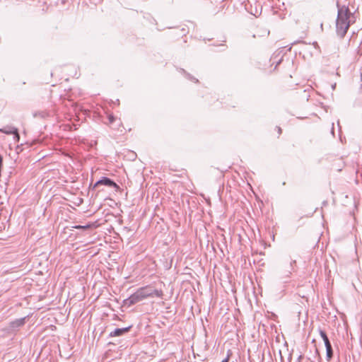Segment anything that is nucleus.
<instances>
[{
    "label": "nucleus",
    "instance_id": "obj_1",
    "mask_svg": "<svg viewBox=\"0 0 362 362\" xmlns=\"http://www.w3.org/2000/svg\"><path fill=\"white\" fill-rule=\"evenodd\" d=\"M337 18L336 21L337 33L339 36L344 37L349 30L350 25L354 22L352 18L354 16L350 11L349 7L343 5L340 6L337 3Z\"/></svg>",
    "mask_w": 362,
    "mask_h": 362
},
{
    "label": "nucleus",
    "instance_id": "obj_2",
    "mask_svg": "<svg viewBox=\"0 0 362 362\" xmlns=\"http://www.w3.org/2000/svg\"><path fill=\"white\" fill-rule=\"evenodd\" d=\"M142 300L148 297L156 296L158 298L163 297V291L161 290L153 289L151 286H145L140 288L137 290Z\"/></svg>",
    "mask_w": 362,
    "mask_h": 362
},
{
    "label": "nucleus",
    "instance_id": "obj_3",
    "mask_svg": "<svg viewBox=\"0 0 362 362\" xmlns=\"http://www.w3.org/2000/svg\"><path fill=\"white\" fill-rule=\"evenodd\" d=\"M319 333L325 343V346L326 348V359L327 361H330L333 357V349H332V344L329 341V339L326 332L324 330L320 329Z\"/></svg>",
    "mask_w": 362,
    "mask_h": 362
},
{
    "label": "nucleus",
    "instance_id": "obj_4",
    "mask_svg": "<svg viewBox=\"0 0 362 362\" xmlns=\"http://www.w3.org/2000/svg\"><path fill=\"white\" fill-rule=\"evenodd\" d=\"M100 185H105V186H107L110 187H115V188L119 187V186L113 180H112L111 179L106 177H103L100 180L97 181L94 185V188L98 187Z\"/></svg>",
    "mask_w": 362,
    "mask_h": 362
},
{
    "label": "nucleus",
    "instance_id": "obj_5",
    "mask_svg": "<svg viewBox=\"0 0 362 362\" xmlns=\"http://www.w3.org/2000/svg\"><path fill=\"white\" fill-rule=\"evenodd\" d=\"M0 132H3L4 134H13L14 139L17 141L20 139V136H19L18 129L11 125H6V126L1 128Z\"/></svg>",
    "mask_w": 362,
    "mask_h": 362
},
{
    "label": "nucleus",
    "instance_id": "obj_6",
    "mask_svg": "<svg viewBox=\"0 0 362 362\" xmlns=\"http://www.w3.org/2000/svg\"><path fill=\"white\" fill-rule=\"evenodd\" d=\"M143 300L141 298L139 292L136 291L132 295H131L127 299L124 300V303L129 306L134 305L140 301Z\"/></svg>",
    "mask_w": 362,
    "mask_h": 362
},
{
    "label": "nucleus",
    "instance_id": "obj_7",
    "mask_svg": "<svg viewBox=\"0 0 362 362\" xmlns=\"http://www.w3.org/2000/svg\"><path fill=\"white\" fill-rule=\"evenodd\" d=\"M131 328H132V326H129L127 327H124V328H117L114 331L110 332V337H113L122 336V335L127 333L128 332H129Z\"/></svg>",
    "mask_w": 362,
    "mask_h": 362
},
{
    "label": "nucleus",
    "instance_id": "obj_8",
    "mask_svg": "<svg viewBox=\"0 0 362 362\" xmlns=\"http://www.w3.org/2000/svg\"><path fill=\"white\" fill-rule=\"evenodd\" d=\"M25 324V318L17 319L10 323L11 327L17 328Z\"/></svg>",
    "mask_w": 362,
    "mask_h": 362
},
{
    "label": "nucleus",
    "instance_id": "obj_9",
    "mask_svg": "<svg viewBox=\"0 0 362 362\" xmlns=\"http://www.w3.org/2000/svg\"><path fill=\"white\" fill-rule=\"evenodd\" d=\"M291 274V272L290 271H288L284 276H281V272H279V279H284V278L288 279L290 277Z\"/></svg>",
    "mask_w": 362,
    "mask_h": 362
},
{
    "label": "nucleus",
    "instance_id": "obj_10",
    "mask_svg": "<svg viewBox=\"0 0 362 362\" xmlns=\"http://www.w3.org/2000/svg\"><path fill=\"white\" fill-rule=\"evenodd\" d=\"M107 118H108V122L110 124L113 123V122L115 121V117L111 115H108Z\"/></svg>",
    "mask_w": 362,
    "mask_h": 362
},
{
    "label": "nucleus",
    "instance_id": "obj_11",
    "mask_svg": "<svg viewBox=\"0 0 362 362\" xmlns=\"http://www.w3.org/2000/svg\"><path fill=\"white\" fill-rule=\"evenodd\" d=\"M277 128H278V132L280 134L281 133V129L280 127H277Z\"/></svg>",
    "mask_w": 362,
    "mask_h": 362
},
{
    "label": "nucleus",
    "instance_id": "obj_12",
    "mask_svg": "<svg viewBox=\"0 0 362 362\" xmlns=\"http://www.w3.org/2000/svg\"><path fill=\"white\" fill-rule=\"evenodd\" d=\"M221 362H228V358H225Z\"/></svg>",
    "mask_w": 362,
    "mask_h": 362
},
{
    "label": "nucleus",
    "instance_id": "obj_13",
    "mask_svg": "<svg viewBox=\"0 0 362 362\" xmlns=\"http://www.w3.org/2000/svg\"><path fill=\"white\" fill-rule=\"evenodd\" d=\"M76 228H88V226H77Z\"/></svg>",
    "mask_w": 362,
    "mask_h": 362
},
{
    "label": "nucleus",
    "instance_id": "obj_14",
    "mask_svg": "<svg viewBox=\"0 0 362 362\" xmlns=\"http://www.w3.org/2000/svg\"><path fill=\"white\" fill-rule=\"evenodd\" d=\"M293 263H296V261H293V262L291 263V267L292 266Z\"/></svg>",
    "mask_w": 362,
    "mask_h": 362
},
{
    "label": "nucleus",
    "instance_id": "obj_15",
    "mask_svg": "<svg viewBox=\"0 0 362 362\" xmlns=\"http://www.w3.org/2000/svg\"><path fill=\"white\" fill-rule=\"evenodd\" d=\"M194 80L195 82H198L197 79L194 78Z\"/></svg>",
    "mask_w": 362,
    "mask_h": 362
}]
</instances>
